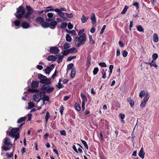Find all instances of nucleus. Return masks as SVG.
Masks as SVG:
<instances>
[{
  "label": "nucleus",
  "mask_w": 159,
  "mask_h": 159,
  "mask_svg": "<svg viewBox=\"0 0 159 159\" xmlns=\"http://www.w3.org/2000/svg\"><path fill=\"white\" fill-rule=\"evenodd\" d=\"M38 78L40 80V82L41 83L48 84L51 83L50 79H47L46 76L41 74H39L38 75Z\"/></svg>",
  "instance_id": "39448f33"
},
{
  "label": "nucleus",
  "mask_w": 159,
  "mask_h": 159,
  "mask_svg": "<svg viewBox=\"0 0 159 159\" xmlns=\"http://www.w3.org/2000/svg\"><path fill=\"white\" fill-rule=\"evenodd\" d=\"M75 69H72L71 70L70 76L72 78H73L75 77Z\"/></svg>",
  "instance_id": "cd10ccee"
},
{
  "label": "nucleus",
  "mask_w": 159,
  "mask_h": 159,
  "mask_svg": "<svg viewBox=\"0 0 159 159\" xmlns=\"http://www.w3.org/2000/svg\"><path fill=\"white\" fill-rule=\"evenodd\" d=\"M68 32L69 34H71L72 35L75 36L76 34L75 31L74 30L69 31Z\"/></svg>",
  "instance_id": "37998d69"
},
{
  "label": "nucleus",
  "mask_w": 159,
  "mask_h": 159,
  "mask_svg": "<svg viewBox=\"0 0 159 159\" xmlns=\"http://www.w3.org/2000/svg\"><path fill=\"white\" fill-rule=\"evenodd\" d=\"M128 9V7L127 6H125L124 8V9H123V10H122V11L121 12V14H124L125 13L126 11H127Z\"/></svg>",
  "instance_id": "49530a36"
},
{
  "label": "nucleus",
  "mask_w": 159,
  "mask_h": 159,
  "mask_svg": "<svg viewBox=\"0 0 159 159\" xmlns=\"http://www.w3.org/2000/svg\"><path fill=\"white\" fill-rule=\"evenodd\" d=\"M91 59V57L90 55H89L87 58V66L88 67H89L90 65V60Z\"/></svg>",
  "instance_id": "b1692460"
},
{
  "label": "nucleus",
  "mask_w": 159,
  "mask_h": 159,
  "mask_svg": "<svg viewBox=\"0 0 159 159\" xmlns=\"http://www.w3.org/2000/svg\"><path fill=\"white\" fill-rule=\"evenodd\" d=\"M3 143L4 145L2 146V148L4 151H7L10 149L11 147V144L9 138L6 137L3 139Z\"/></svg>",
  "instance_id": "f03ea898"
},
{
  "label": "nucleus",
  "mask_w": 159,
  "mask_h": 159,
  "mask_svg": "<svg viewBox=\"0 0 159 159\" xmlns=\"http://www.w3.org/2000/svg\"><path fill=\"white\" fill-rule=\"evenodd\" d=\"M146 93H145L144 91L142 90L139 94V96L141 98H142L143 96L144 95H145V94Z\"/></svg>",
  "instance_id": "58836bf2"
},
{
  "label": "nucleus",
  "mask_w": 159,
  "mask_h": 159,
  "mask_svg": "<svg viewBox=\"0 0 159 159\" xmlns=\"http://www.w3.org/2000/svg\"><path fill=\"white\" fill-rule=\"evenodd\" d=\"M34 107V103L32 102H30L28 103V108L29 109H31Z\"/></svg>",
  "instance_id": "ea45409f"
},
{
  "label": "nucleus",
  "mask_w": 159,
  "mask_h": 159,
  "mask_svg": "<svg viewBox=\"0 0 159 159\" xmlns=\"http://www.w3.org/2000/svg\"><path fill=\"white\" fill-rule=\"evenodd\" d=\"M26 117H22L20 118L17 121L18 123H20L23 121H25L26 119Z\"/></svg>",
  "instance_id": "c756f323"
},
{
  "label": "nucleus",
  "mask_w": 159,
  "mask_h": 159,
  "mask_svg": "<svg viewBox=\"0 0 159 159\" xmlns=\"http://www.w3.org/2000/svg\"><path fill=\"white\" fill-rule=\"evenodd\" d=\"M137 30L140 32H144V29L141 25H139L137 26Z\"/></svg>",
  "instance_id": "7c9ffc66"
},
{
  "label": "nucleus",
  "mask_w": 159,
  "mask_h": 159,
  "mask_svg": "<svg viewBox=\"0 0 159 159\" xmlns=\"http://www.w3.org/2000/svg\"><path fill=\"white\" fill-rule=\"evenodd\" d=\"M37 68L39 70H41L43 69V67L41 65H38L37 66Z\"/></svg>",
  "instance_id": "774afa93"
},
{
  "label": "nucleus",
  "mask_w": 159,
  "mask_h": 159,
  "mask_svg": "<svg viewBox=\"0 0 159 159\" xmlns=\"http://www.w3.org/2000/svg\"><path fill=\"white\" fill-rule=\"evenodd\" d=\"M89 18L88 16H86L84 15L83 14L82 17L81 18V22L83 23H85L87 22Z\"/></svg>",
  "instance_id": "f3484780"
},
{
  "label": "nucleus",
  "mask_w": 159,
  "mask_h": 159,
  "mask_svg": "<svg viewBox=\"0 0 159 159\" xmlns=\"http://www.w3.org/2000/svg\"><path fill=\"white\" fill-rule=\"evenodd\" d=\"M158 57V55L157 53H154L152 55V58L153 60H156Z\"/></svg>",
  "instance_id": "09e8293b"
},
{
  "label": "nucleus",
  "mask_w": 159,
  "mask_h": 159,
  "mask_svg": "<svg viewBox=\"0 0 159 159\" xmlns=\"http://www.w3.org/2000/svg\"><path fill=\"white\" fill-rule=\"evenodd\" d=\"M70 47V44L66 42L63 45V48L66 49L69 48Z\"/></svg>",
  "instance_id": "393cba45"
},
{
  "label": "nucleus",
  "mask_w": 159,
  "mask_h": 159,
  "mask_svg": "<svg viewBox=\"0 0 159 159\" xmlns=\"http://www.w3.org/2000/svg\"><path fill=\"white\" fill-rule=\"evenodd\" d=\"M51 67L49 66L47 67L45 70V72L46 73L49 74L51 70Z\"/></svg>",
  "instance_id": "4c0bfd02"
},
{
  "label": "nucleus",
  "mask_w": 159,
  "mask_h": 159,
  "mask_svg": "<svg viewBox=\"0 0 159 159\" xmlns=\"http://www.w3.org/2000/svg\"><path fill=\"white\" fill-rule=\"evenodd\" d=\"M68 28L69 29H71L73 28V25L70 22L68 25Z\"/></svg>",
  "instance_id": "680f3d73"
},
{
  "label": "nucleus",
  "mask_w": 159,
  "mask_h": 159,
  "mask_svg": "<svg viewBox=\"0 0 159 159\" xmlns=\"http://www.w3.org/2000/svg\"><path fill=\"white\" fill-rule=\"evenodd\" d=\"M68 50H69L70 53H72L73 52H74V51H75V50L76 52V49L74 47L70 49H68Z\"/></svg>",
  "instance_id": "6e6d98bb"
},
{
  "label": "nucleus",
  "mask_w": 159,
  "mask_h": 159,
  "mask_svg": "<svg viewBox=\"0 0 159 159\" xmlns=\"http://www.w3.org/2000/svg\"><path fill=\"white\" fill-rule=\"evenodd\" d=\"M76 58V56H70L67 58V60L68 61H70L73 59H75Z\"/></svg>",
  "instance_id": "a19ab883"
},
{
  "label": "nucleus",
  "mask_w": 159,
  "mask_h": 159,
  "mask_svg": "<svg viewBox=\"0 0 159 159\" xmlns=\"http://www.w3.org/2000/svg\"><path fill=\"white\" fill-rule=\"evenodd\" d=\"M122 54L123 57H125L128 55V52L125 50H123L122 52Z\"/></svg>",
  "instance_id": "a18cd8bd"
},
{
  "label": "nucleus",
  "mask_w": 159,
  "mask_h": 159,
  "mask_svg": "<svg viewBox=\"0 0 159 159\" xmlns=\"http://www.w3.org/2000/svg\"><path fill=\"white\" fill-rule=\"evenodd\" d=\"M67 25V23L66 22H64L61 24V28H65Z\"/></svg>",
  "instance_id": "8fccbe9b"
},
{
  "label": "nucleus",
  "mask_w": 159,
  "mask_h": 159,
  "mask_svg": "<svg viewBox=\"0 0 159 159\" xmlns=\"http://www.w3.org/2000/svg\"><path fill=\"white\" fill-rule=\"evenodd\" d=\"M73 66H74V64H72V63L70 64L67 66V69H71L72 68V67H73Z\"/></svg>",
  "instance_id": "5fc2aeb1"
},
{
  "label": "nucleus",
  "mask_w": 159,
  "mask_h": 159,
  "mask_svg": "<svg viewBox=\"0 0 159 159\" xmlns=\"http://www.w3.org/2000/svg\"><path fill=\"white\" fill-rule=\"evenodd\" d=\"M54 11L55 12L57 13L58 15L59 16L62 17V19L65 20L66 19V17H63L65 13L62 11H60L59 10V9L56 8L54 10Z\"/></svg>",
  "instance_id": "9b49d317"
},
{
  "label": "nucleus",
  "mask_w": 159,
  "mask_h": 159,
  "mask_svg": "<svg viewBox=\"0 0 159 159\" xmlns=\"http://www.w3.org/2000/svg\"><path fill=\"white\" fill-rule=\"evenodd\" d=\"M57 58L54 56H49L47 58V60L49 61H54Z\"/></svg>",
  "instance_id": "aec40b11"
},
{
  "label": "nucleus",
  "mask_w": 159,
  "mask_h": 159,
  "mask_svg": "<svg viewBox=\"0 0 159 159\" xmlns=\"http://www.w3.org/2000/svg\"><path fill=\"white\" fill-rule=\"evenodd\" d=\"M89 43L90 44H94L95 43V42L93 39L92 36L91 35H89Z\"/></svg>",
  "instance_id": "e433bc0d"
},
{
  "label": "nucleus",
  "mask_w": 159,
  "mask_h": 159,
  "mask_svg": "<svg viewBox=\"0 0 159 159\" xmlns=\"http://www.w3.org/2000/svg\"><path fill=\"white\" fill-rule=\"evenodd\" d=\"M81 96L82 99V103H84L85 104V103L87 101V98L86 96L82 93H81Z\"/></svg>",
  "instance_id": "5701e85b"
},
{
  "label": "nucleus",
  "mask_w": 159,
  "mask_h": 159,
  "mask_svg": "<svg viewBox=\"0 0 159 159\" xmlns=\"http://www.w3.org/2000/svg\"><path fill=\"white\" fill-rule=\"evenodd\" d=\"M133 5L136 7L137 9H138L139 7V4L138 2L134 3Z\"/></svg>",
  "instance_id": "052dcab7"
},
{
  "label": "nucleus",
  "mask_w": 159,
  "mask_h": 159,
  "mask_svg": "<svg viewBox=\"0 0 159 159\" xmlns=\"http://www.w3.org/2000/svg\"><path fill=\"white\" fill-rule=\"evenodd\" d=\"M59 51L58 48L57 47H53L50 48V52L52 53L56 54Z\"/></svg>",
  "instance_id": "9d476101"
},
{
  "label": "nucleus",
  "mask_w": 159,
  "mask_h": 159,
  "mask_svg": "<svg viewBox=\"0 0 159 159\" xmlns=\"http://www.w3.org/2000/svg\"><path fill=\"white\" fill-rule=\"evenodd\" d=\"M153 41L155 43H157L159 41L158 37L157 34L155 33L153 36Z\"/></svg>",
  "instance_id": "6ab92c4d"
},
{
  "label": "nucleus",
  "mask_w": 159,
  "mask_h": 159,
  "mask_svg": "<svg viewBox=\"0 0 159 159\" xmlns=\"http://www.w3.org/2000/svg\"><path fill=\"white\" fill-rule=\"evenodd\" d=\"M42 100L43 102L45 101H48L49 100V98L48 96L44 95L43 97Z\"/></svg>",
  "instance_id": "72a5a7b5"
},
{
  "label": "nucleus",
  "mask_w": 159,
  "mask_h": 159,
  "mask_svg": "<svg viewBox=\"0 0 159 159\" xmlns=\"http://www.w3.org/2000/svg\"><path fill=\"white\" fill-rule=\"evenodd\" d=\"M149 97V94L148 93H146L145 94V97L144 98L143 100L141 103L140 106L141 108H143L145 106L146 103L148 101Z\"/></svg>",
  "instance_id": "0eeeda50"
},
{
  "label": "nucleus",
  "mask_w": 159,
  "mask_h": 159,
  "mask_svg": "<svg viewBox=\"0 0 159 159\" xmlns=\"http://www.w3.org/2000/svg\"><path fill=\"white\" fill-rule=\"evenodd\" d=\"M66 40L68 42H70L72 40L69 34H67L66 35Z\"/></svg>",
  "instance_id": "2f4dec72"
},
{
  "label": "nucleus",
  "mask_w": 159,
  "mask_h": 159,
  "mask_svg": "<svg viewBox=\"0 0 159 159\" xmlns=\"http://www.w3.org/2000/svg\"><path fill=\"white\" fill-rule=\"evenodd\" d=\"M63 57H64V56L62 55L59 56L58 57L57 62H58V63H60V62H61L62 61V60H63Z\"/></svg>",
  "instance_id": "f704fd0d"
},
{
  "label": "nucleus",
  "mask_w": 159,
  "mask_h": 159,
  "mask_svg": "<svg viewBox=\"0 0 159 159\" xmlns=\"http://www.w3.org/2000/svg\"><path fill=\"white\" fill-rule=\"evenodd\" d=\"M84 29L80 30L78 33V35L80 36L82 35V34H84L83 33L84 32Z\"/></svg>",
  "instance_id": "603ef678"
},
{
  "label": "nucleus",
  "mask_w": 159,
  "mask_h": 159,
  "mask_svg": "<svg viewBox=\"0 0 159 159\" xmlns=\"http://www.w3.org/2000/svg\"><path fill=\"white\" fill-rule=\"evenodd\" d=\"M41 98V96L40 93H35L33 96L34 100L37 102H39Z\"/></svg>",
  "instance_id": "6e6552de"
},
{
  "label": "nucleus",
  "mask_w": 159,
  "mask_h": 159,
  "mask_svg": "<svg viewBox=\"0 0 159 159\" xmlns=\"http://www.w3.org/2000/svg\"><path fill=\"white\" fill-rule=\"evenodd\" d=\"M21 26L24 29H27L30 27V24L28 22L24 21L22 23Z\"/></svg>",
  "instance_id": "4468645a"
},
{
  "label": "nucleus",
  "mask_w": 159,
  "mask_h": 159,
  "mask_svg": "<svg viewBox=\"0 0 159 159\" xmlns=\"http://www.w3.org/2000/svg\"><path fill=\"white\" fill-rule=\"evenodd\" d=\"M119 117L121 119V122L123 123L124 124L125 123V122L124 120V119L125 117V115L124 114L120 113L119 114Z\"/></svg>",
  "instance_id": "412c9836"
},
{
  "label": "nucleus",
  "mask_w": 159,
  "mask_h": 159,
  "mask_svg": "<svg viewBox=\"0 0 159 159\" xmlns=\"http://www.w3.org/2000/svg\"><path fill=\"white\" fill-rule=\"evenodd\" d=\"M19 130V128H13L12 129L11 132H9V135L13 138H15V140H16L19 137V135L18 131Z\"/></svg>",
  "instance_id": "20e7f679"
},
{
  "label": "nucleus",
  "mask_w": 159,
  "mask_h": 159,
  "mask_svg": "<svg viewBox=\"0 0 159 159\" xmlns=\"http://www.w3.org/2000/svg\"><path fill=\"white\" fill-rule=\"evenodd\" d=\"M26 9L27 12L25 13V10L22 6H20L17 9L15 16L17 18L24 17L29 20L33 19L34 16L32 14L34 12V10L30 6L26 5Z\"/></svg>",
  "instance_id": "f257e3e1"
},
{
  "label": "nucleus",
  "mask_w": 159,
  "mask_h": 159,
  "mask_svg": "<svg viewBox=\"0 0 159 159\" xmlns=\"http://www.w3.org/2000/svg\"><path fill=\"white\" fill-rule=\"evenodd\" d=\"M64 110V108L63 107V106L62 105L61 106L59 109V111L61 115H62L63 114V112Z\"/></svg>",
  "instance_id": "79ce46f5"
},
{
  "label": "nucleus",
  "mask_w": 159,
  "mask_h": 159,
  "mask_svg": "<svg viewBox=\"0 0 159 159\" xmlns=\"http://www.w3.org/2000/svg\"><path fill=\"white\" fill-rule=\"evenodd\" d=\"M47 16L48 17V21H51L53 20L54 18L53 17V14L52 13H48L47 14Z\"/></svg>",
  "instance_id": "a211bd4d"
},
{
  "label": "nucleus",
  "mask_w": 159,
  "mask_h": 159,
  "mask_svg": "<svg viewBox=\"0 0 159 159\" xmlns=\"http://www.w3.org/2000/svg\"><path fill=\"white\" fill-rule=\"evenodd\" d=\"M120 51L119 49H117L116 51V55L117 56H118L120 55Z\"/></svg>",
  "instance_id": "0e129e2a"
},
{
  "label": "nucleus",
  "mask_w": 159,
  "mask_h": 159,
  "mask_svg": "<svg viewBox=\"0 0 159 159\" xmlns=\"http://www.w3.org/2000/svg\"><path fill=\"white\" fill-rule=\"evenodd\" d=\"M150 66L151 67L154 66L156 68L157 67V65L156 64L155 62H154L153 63H151V64H150Z\"/></svg>",
  "instance_id": "13d9d810"
},
{
  "label": "nucleus",
  "mask_w": 159,
  "mask_h": 159,
  "mask_svg": "<svg viewBox=\"0 0 159 159\" xmlns=\"http://www.w3.org/2000/svg\"><path fill=\"white\" fill-rule=\"evenodd\" d=\"M76 39H77L78 42L76 44L77 47H80V46L84 44L86 39V37L85 34H84L79 37H76L75 40H76Z\"/></svg>",
  "instance_id": "7ed1b4c3"
},
{
  "label": "nucleus",
  "mask_w": 159,
  "mask_h": 159,
  "mask_svg": "<svg viewBox=\"0 0 159 159\" xmlns=\"http://www.w3.org/2000/svg\"><path fill=\"white\" fill-rule=\"evenodd\" d=\"M50 117V115L48 111L46 112V115L45 117V123H47L48 119Z\"/></svg>",
  "instance_id": "a878e982"
},
{
  "label": "nucleus",
  "mask_w": 159,
  "mask_h": 159,
  "mask_svg": "<svg viewBox=\"0 0 159 159\" xmlns=\"http://www.w3.org/2000/svg\"><path fill=\"white\" fill-rule=\"evenodd\" d=\"M54 88L53 87H50V86L46 85H43L42 87L43 90L44 91L48 93L52 92Z\"/></svg>",
  "instance_id": "423d86ee"
},
{
  "label": "nucleus",
  "mask_w": 159,
  "mask_h": 159,
  "mask_svg": "<svg viewBox=\"0 0 159 159\" xmlns=\"http://www.w3.org/2000/svg\"><path fill=\"white\" fill-rule=\"evenodd\" d=\"M31 84V86L33 88H35L38 86V83L36 81H33L30 79L28 82V84L29 85V83Z\"/></svg>",
  "instance_id": "1a4fd4ad"
},
{
  "label": "nucleus",
  "mask_w": 159,
  "mask_h": 159,
  "mask_svg": "<svg viewBox=\"0 0 159 159\" xmlns=\"http://www.w3.org/2000/svg\"><path fill=\"white\" fill-rule=\"evenodd\" d=\"M56 86L59 89H60L63 87V85L62 84H61V83H58L56 85Z\"/></svg>",
  "instance_id": "864d4df0"
},
{
  "label": "nucleus",
  "mask_w": 159,
  "mask_h": 159,
  "mask_svg": "<svg viewBox=\"0 0 159 159\" xmlns=\"http://www.w3.org/2000/svg\"><path fill=\"white\" fill-rule=\"evenodd\" d=\"M60 133L61 135L66 136V131L64 130H61Z\"/></svg>",
  "instance_id": "bf43d9fd"
},
{
  "label": "nucleus",
  "mask_w": 159,
  "mask_h": 159,
  "mask_svg": "<svg viewBox=\"0 0 159 159\" xmlns=\"http://www.w3.org/2000/svg\"><path fill=\"white\" fill-rule=\"evenodd\" d=\"M145 154V152L143 151V147H142L139 153V156L142 159H143L144 157Z\"/></svg>",
  "instance_id": "2eb2a0df"
},
{
  "label": "nucleus",
  "mask_w": 159,
  "mask_h": 159,
  "mask_svg": "<svg viewBox=\"0 0 159 159\" xmlns=\"http://www.w3.org/2000/svg\"><path fill=\"white\" fill-rule=\"evenodd\" d=\"M118 43L120 45V46L121 48H123V47L124 44L121 41H119V42Z\"/></svg>",
  "instance_id": "338daca9"
},
{
  "label": "nucleus",
  "mask_w": 159,
  "mask_h": 159,
  "mask_svg": "<svg viewBox=\"0 0 159 159\" xmlns=\"http://www.w3.org/2000/svg\"><path fill=\"white\" fill-rule=\"evenodd\" d=\"M133 21H130V24H129V30H131V28L133 25Z\"/></svg>",
  "instance_id": "69168bd1"
},
{
  "label": "nucleus",
  "mask_w": 159,
  "mask_h": 159,
  "mask_svg": "<svg viewBox=\"0 0 159 159\" xmlns=\"http://www.w3.org/2000/svg\"><path fill=\"white\" fill-rule=\"evenodd\" d=\"M70 53L69 50L68 49H67L64 51L63 52V56H66Z\"/></svg>",
  "instance_id": "de8ad7c7"
},
{
  "label": "nucleus",
  "mask_w": 159,
  "mask_h": 159,
  "mask_svg": "<svg viewBox=\"0 0 159 159\" xmlns=\"http://www.w3.org/2000/svg\"><path fill=\"white\" fill-rule=\"evenodd\" d=\"M98 65L102 67H106L107 65L105 62H100L98 63Z\"/></svg>",
  "instance_id": "3c124183"
},
{
  "label": "nucleus",
  "mask_w": 159,
  "mask_h": 159,
  "mask_svg": "<svg viewBox=\"0 0 159 159\" xmlns=\"http://www.w3.org/2000/svg\"><path fill=\"white\" fill-rule=\"evenodd\" d=\"M35 20L36 21L39 22L40 24L43 21V18L41 17L37 18Z\"/></svg>",
  "instance_id": "c85d7f7f"
},
{
  "label": "nucleus",
  "mask_w": 159,
  "mask_h": 159,
  "mask_svg": "<svg viewBox=\"0 0 159 159\" xmlns=\"http://www.w3.org/2000/svg\"><path fill=\"white\" fill-rule=\"evenodd\" d=\"M128 101L130 104V106L131 107H133L134 105V101L130 98H129L128 99Z\"/></svg>",
  "instance_id": "bb28decb"
},
{
  "label": "nucleus",
  "mask_w": 159,
  "mask_h": 159,
  "mask_svg": "<svg viewBox=\"0 0 159 159\" xmlns=\"http://www.w3.org/2000/svg\"><path fill=\"white\" fill-rule=\"evenodd\" d=\"M41 24V26L44 28H47L49 27V24L45 21H43Z\"/></svg>",
  "instance_id": "4be33fe9"
},
{
  "label": "nucleus",
  "mask_w": 159,
  "mask_h": 159,
  "mask_svg": "<svg viewBox=\"0 0 159 159\" xmlns=\"http://www.w3.org/2000/svg\"><path fill=\"white\" fill-rule=\"evenodd\" d=\"M81 141L82 143L83 144L85 147L87 149H88V146L86 143V142L83 140L81 139Z\"/></svg>",
  "instance_id": "c9c22d12"
},
{
  "label": "nucleus",
  "mask_w": 159,
  "mask_h": 159,
  "mask_svg": "<svg viewBox=\"0 0 159 159\" xmlns=\"http://www.w3.org/2000/svg\"><path fill=\"white\" fill-rule=\"evenodd\" d=\"M98 71V69L97 67H95L94 68L93 71V73L94 75H96Z\"/></svg>",
  "instance_id": "c03bdc74"
},
{
  "label": "nucleus",
  "mask_w": 159,
  "mask_h": 159,
  "mask_svg": "<svg viewBox=\"0 0 159 159\" xmlns=\"http://www.w3.org/2000/svg\"><path fill=\"white\" fill-rule=\"evenodd\" d=\"M75 109L78 111H80L81 110V107L78 104L76 103L75 105Z\"/></svg>",
  "instance_id": "473e14b6"
},
{
  "label": "nucleus",
  "mask_w": 159,
  "mask_h": 159,
  "mask_svg": "<svg viewBox=\"0 0 159 159\" xmlns=\"http://www.w3.org/2000/svg\"><path fill=\"white\" fill-rule=\"evenodd\" d=\"M65 14L66 15V16L69 18H71L73 16V15L72 14H67L66 13H65Z\"/></svg>",
  "instance_id": "e2e57ef3"
},
{
  "label": "nucleus",
  "mask_w": 159,
  "mask_h": 159,
  "mask_svg": "<svg viewBox=\"0 0 159 159\" xmlns=\"http://www.w3.org/2000/svg\"><path fill=\"white\" fill-rule=\"evenodd\" d=\"M90 19L93 24H95L96 22V20L95 13H93L91 15Z\"/></svg>",
  "instance_id": "ddd939ff"
},
{
  "label": "nucleus",
  "mask_w": 159,
  "mask_h": 159,
  "mask_svg": "<svg viewBox=\"0 0 159 159\" xmlns=\"http://www.w3.org/2000/svg\"><path fill=\"white\" fill-rule=\"evenodd\" d=\"M57 24V21L55 20L53 21L49 24V27L51 29H54L55 28Z\"/></svg>",
  "instance_id": "f8f14e48"
},
{
  "label": "nucleus",
  "mask_w": 159,
  "mask_h": 159,
  "mask_svg": "<svg viewBox=\"0 0 159 159\" xmlns=\"http://www.w3.org/2000/svg\"><path fill=\"white\" fill-rule=\"evenodd\" d=\"M20 24V21L18 20H15L12 22V26L15 25L16 26H19Z\"/></svg>",
  "instance_id": "dca6fc26"
},
{
  "label": "nucleus",
  "mask_w": 159,
  "mask_h": 159,
  "mask_svg": "<svg viewBox=\"0 0 159 159\" xmlns=\"http://www.w3.org/2000/svg\"><path fill=\"white\" fill-rule=\"evenodd\" d=\"M106 26L105 25H104L103 26L102 29L101 30V31L100 32V34H102L103 33L104 30H105V29L106 28Z\"/></svg>",
  "instance_id": "4d7b16f0"
}]
</instances>
